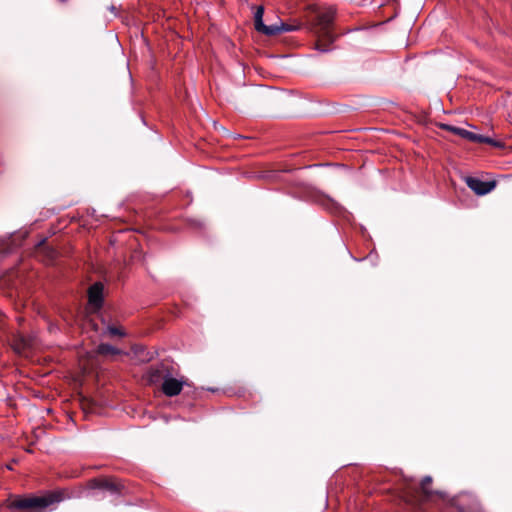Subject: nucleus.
<instances>
[{"mask_svg":"<svg viewBox=\"0 0 512 512\" xmlns=\"http://www.w3.org/2000/svg\"><path fill=\"white\" fill-rule=\"evenodd\" d=\"M335 15L336 10L332 7L325 8L317 13L313 30L317 35L316 48L321 52L330 51V45L336 39V35L332 31Z\"/></svg>","mask_w":512,"mask_h":512,"instance_id":"f257e3e1","label":"nucleus"},{"mask_svg":"<svg viewBox=\"0 0 512 512\" xmlns=\"http://www.w3.org/2000/svg\"><path fill=\"white\" fill-rule=\"evenodd\" d=\"M56 499L53 496H38L8 499L5 505L10 510H21L24 512H42Z\"/></svg>","mask_w":512,"mask_h":512,"instance_id":"f03ea898","label":"nucleus"},{"mask_svg":"<svg viewBox=\"0 0 512 512\" xmlns=\"http://www.w3.org/2000/svg\"><path fill=\"white\" fill-rule=\"evenodd\" d=\"M264 7L258 6L254 13L255 29L266 35H276L282 32H291L297 30L299 27L281 22L279 25L267 26L263 23Z\"/></svg>","mask_w":512,"mask_h":512,"instance_id":"7ed1b4c3","label":"nucleus"},{"mask_svg":"<svg viewBox=\"0 0 512 512\" xmlns=\"http://www.w3.org/2000/svg\"><path fill=\"white\" fill-rule=\"evenodd\" d=\"M441 128H443L445 130H448V131H450V132H452V133H454L456 135H459V136H461L464 139L470 140L472 142L488 143V144H491L493 146H498L499 145L497 142H495L493 139H491L489 137H485V136H482V135H479V134H475V133H473L471 131H468L466 129H463V128L451 126V125H448V124H442Z\"/></svg>","mask_w":512,"mask_h":512,"instance_id":"20e7f679","label":"nucleus"},{"mask_svg":"<svg viewBox=\"0 0 512 512\" xmlns=\"http://www.w3.org/2000/svg\"><path fill=\"white\" fill-rule=\"evenodd\" d=\"M184 385H186V381L184 379H176L166 376L163 379L162 392L168 397H173L181 393Z\"/></svg>","mask_w":512,"mask_h":512,"instance_id":"39448f33","label":"nucleus"},{"mask_svg":"<svg viewBox=\"0 0 512 512\" xmlns=\"http://www.w3.org/2000/svg\"><path fill=\"white\" fill-rule=\"evenodd\" d=\"M467 186L477 195H485L495 188L494 182H485L478 178L468 177L466 179Z\"/></svg>","mask_w":512,"mask_h":512,"instance_id":"423d86ee","label":"nucleus"},{"mask_svg":"<svg viewBox=\"0 0 512 512\" xmlns=\"http://www.w3.org/2000/svg\"><path fill=\"white\" fill-rule=\"evenodd\" d=\"M88 298L93 307L100 308L103 302V285L99 282L94 283L88 290Z\"/></svg>","mask_w":512,"mask_h":512,"instance_id":"0eeeda50","label":"nucleus"},{"mask_svg":"<svg viewBox=\"0 0 512 512\" xmlns=\"http://www.w3.org/2000/svg\"><path fill=\"white\" fill-rule=\"evenodd\" d=\"M33 346L32 340L23 335H16L12 341L13 350L19 355H27V351Z\"/></svg>","mask_w":512,"mask_h":512,"instance_id":"6e6552de","label":"nucleus"},{"mask_svg":"<svg viewBox=\"0 0 512 512\" xmlns=\"http://www.w3.org/2000/svg\"><path fill=\"white\" fill-rule=\"evenodd\" d=\"M92 488L104 489L111 492L119 491L122 484L113 479H94L91 481Z\"/></svg>","mask_w":512,"mask_h":512,"instance_id":"1a4fd4ad","label":"nucleus"},{"mask_svg":"<svg viewBox=\"0 0 512 512\" xmlns=\"http://www.w3.org/2000/svg\"><path fill=\"white\" fill-rule=\"evenodd\" d=\"M97 353L101 355H118L121 351L110 344L102 343L97 347Z\"/></svg>","mask_w":512,"mask_h":512,"instance_id":"9d476101","label":"nucleus"},{"mask_svg":"<svg viewBox=\"0 0 512 512\" xmlns=\"http://www.w3.org/2000/svg\"><path fill=\"white\" fill-rule=\"evenodd\" d=\"M105 333H107L111 337H114V336L124 337L126 335L125 331L121 327L110 326V325L107 326Z\"/></svg>","mask_w":512,"mask_h":512,"instance_id":"9b49d317","label":"nucleus"},{"mask_svg":"<svg viewBox=\"0 0 512 512\" xmlns=\"http://www.w3.org/2000/svg\"><path fill=\"white\" fill-rule=\"evenodd\" d=\"M432 483V478L430 476H426L422 479L420 488L423 492V494L428 497L432 494V492L429 490V486Z\"/></svg>","mask_w":512,"mask_h":512,"instance_id":"f8f14e48","label":"nucleus"},{"mask_svg":"<svg viewBox=\"0 0 512 512\" xmlns=\"http://www.w3.org/2000/svg\"><path fill=\"white\" fill-rule=\"evenodd\" d=\"M158 376H159V371L158 370H152L151 373H150V381L151 382L156 381Z\"/></svg>","mask_w":512,"mask_h":512,"instance_id":"ddd939ff","label":"nucleus"}]
</instances>
